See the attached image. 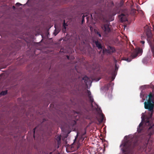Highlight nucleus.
Returning <instances> with one entry per match:
<instances>
[{"instance_id": "obj_11", "label": "nucleus", "mask_w": 154, "mask_h": 154, "mask_svg": "<svg viewBox=\"0 0 154 154\" xmlns=\"http://www.w3.org/2000/svg\"><path fill=\"white\" fill-rule=\"evenodd\" d=\"M100 118L98 119L99 122H102L104 116L103 114H101L100 115Z\"/></svg>"}, {"instance_id": "obj_4", "label": "nucleus", "mask_w": 154, "mask_h": 154, "mask_svg": "<svg viewBox=\"0 0 154 154\" xmlns=\"http://www.w3.org/2000/svg\"><path fill=\"white\" fill-rule=\"evenodd\" d=\"M101 27L106 33H108L110 31V26L108 23H105L102 24Z\"/></svg>"}, {"instance_id": "obj_17", "label": "nucleus", "mask_w": 154, "mask_h": 154, "mask_svg": "<svg viewBox=\"0 0 154 154\" xmlns=\"http://www.w3.org/2000/svg\"><path fill=\"white\" fill-rule=\"evenodd\" d=\"M85 16L84 15H83L82 16V23H83L84 22H85V19H84V17Z\"/></svg>"}, {"instance_id": "obj_10", "label": "nucleus", "mask_w": 154, "mask_h": 154, "mask_svg": "<svg viewBox=\"0 0 154 154\" xmlns=\"http://www.w3.org/2000/svg\"><path fill=\"white\" fill-rule=\"evenodd\" d=\"M108 50L109 52H114L115 51V49L114 48L109 46L108 48Z\"/></svg>"}, {"instance_id": "obj_22", "label": "nucleus", "mask_w": 154, "mask_h": 154, "mask_svg": "<svg viewBox=\"0 0 154 154\" xmlns=\"http://www.w3.org/2000/svg\"><path fill=\"white\" fill-rule=\"evenodd\" d=\"M124 146V145H123V144H122L121 145H120V147H122V146Z\"/></svg>"}, {"instance_id": "obj_29", "label": "nucleus", "mask_w": 154, "mask_h": 154, "mask_svg": "<svg viewBox=\"0 0 154 154\" xmlns=\"http://www.w3.org/2000/svg\"><path fill=\"white\" fill-rule=\"evenodd\" d=\"M153 29L154 30V27H153Z\"/></svg>"}, {"instance_id": "obj_18", "label": "nucleus", "mask_w": 154, "mask_h": 154, "mask_svg": "<svg viewBox=\"0 0 154 154\" xmlns=\"http://www.w3.org/2000/svg\"><path fill=\"white\" fill-rule=\"evenodd\" d=\"M16 6H18V7H19L21 5L20 3H17L16 4Z\"/></svg>"}, {"instance_id": "obj_16", "label": "nucleus", "mask_w": 154, "mask_h": 154, "mask_svg": "<svg viewBox=\"0 0 154 154\" xmlns=\"http://www.w3.org/2000/svg\"><path fill=\"white\" fill-rule=\"evenodd\" d=\"M96 33L98 36L99 37L101 36V35L100 32L97 31V32H96Z\"/></svg>"}, {"instance_id": "obj_23", "label": "nucleus", "mask_w": 154, "mask_h": 154, "mask_svg": "<svg viewBox=\"0 0 154 154\" xmlns=\"http://www.w3.org/2000/svg\"><path fill=\"white\" fill-rule=\"evenodd\" d=\"M141 119H142V121H143V116H142L141 117Z\"/></svg>"}, {"instance_id": "obj_15", "label": "nucleus", "mask_w": 154, "mask_h": 154, "mask_svg": "<svg viewBox=\"0 0 154 154\" xmlns=\"http://www.w3.org/2000/svg\"><path fill=\"white\" fill-rule=\"evenodd\" d=\"M7 93V91H2L0 94L1 95H5Z\"/></svg>"}, {"instance_id": "obj_3", "label": "nucleus", "mask_w": 154, "mask_h": 154, "mask_svg": "<svg viewBox=\"0 0 154 154\" xmlns=\"http://www.w3.org/2000/svg\"><path fill=\"white\" fill-rule=\"evenodd\" d=\"M129 13L127 9L124 10L123 13L119 16V17L120 21L121 22L126 21L127 20V16L128 15Z\"/></svg>"}, {"instance_id": "obj_2", "label": "nucleus", "mask_w": 154, "mask_h": 154, "mask_svg": "<svg viewBox=\"0 0 154 154\" xmlns=\"http://www.w3.org/2000/svg\"><path fill=\"white\" fill-rule=\"evenodd\" d=\"M143 50L141 49H139L137 50H135L132 53L129 57L124 58V60L127 61L128 62H130L131 60L136 57L139 54H142Z\"/></svg>"}, {"instance_id": "obj_24", "label": "nucleus", "mask_w": 154, "mask_h": 154, "mask_svg": "<svg viewBox=\"0 0 154 154\" xmlns=\"http://www.w3.org/2000/svg\"><path fill=\"white\" fill-rule=\"evenodd\" d=\"M13 9H15V6H13Z\"/></svg>"}, {"instance_id": "obj_8", "label": "nucleus", "mask_w": 154, "mask_h": 154, "mask_svg": "<svg viewBox=\"0 0 154 154\" xmlns=\"http://www.w3.org/2000/svg\"><path fill=\"white\" fill-rule=\"evenodd\" d=\"M96 47L98 48V49H102L103 48V46L101 45L100 42H98V40L95 41V42Z\"/></svg>"}, {"instance_id": "obj_13", "label": "nucleus", "mask_w": 154, "mask_h": 154, "mask_svg": "<svg viewBox=\"0 0 154 154\" xmlns=\"http://www.w3.org/2000/svg\"><path fill=\"white\" fill-rule=\"evenodd\" d=\"M63 26L64 27V29H63L62 30L63 32H64V31H65L66 29V26H67V24L66 23H65L64 20V23Z\"/></svg>"}, {"instance_id": "obj_14", "label": "nucleus", "mask_w": 154, "mask_h": 154, "mask_svg": "<svg viewBox=\"0 0 154 154\" xmlns=\"http://www.w3.org/2000/svg\"><path fill=\"white\" fill-rule=\"evenodd\" d=\"M67 58L68 60H73L74 59V57L72 56H67Z\"/></svg>"}, {"instance_id": "obj_19", "label": "nucleus", "mask_w": 154, "mask_h": 154, "mask_svg": "<svg viewBox=\"0 0 154 154\" xmlns=\"http://www.w3.org/2000/svg\"><path fill=\"white\" fill-rule=\"evenodd\" d=\"M146 39V37L144 36H142L141 37V39L142 40H143L144 39Z\"/></svg>"}, {"instance_id": "obj_6", "label": "nucleus", "mask_w": 154, "mask_h": 154, "mask_svg": "<svg viewBox=\"0 0 154 154\" xmlns=\"http://www.w3.org/2000/svg\"><path fill=\"white\" fill-rule=\"evenodd\" d=\"M147 36V40L149 43H151L152 41L153 35L150 31H147L146 33Z\"/></svg>"}, {"instance_id": "obj_21", "label": "nucleus", "mask_w": 154, "mask_h": 154, "mask_svg": "<svg viewBox=\"0 0 154 154\" xmlns=\"http://www.w3.org/2000/svg\"><path fill=\"white\" fill-rule=\"evenodd\" d=\"M142 123H140V124H139V128H140V127L141 126H142Z\"/></svg>"}, {"instance_id": "obj_20", "label": "nucleus", "mask_w": 154, "mask_h": 154, "mask_svg": "<svg viewBox=\"0 0 154 154\" xmlns=\"http://www.w3.org/2000/svg\"><path fill=\"white\" fill-rule=\"evenodd\" d=\"M141 43L143 44H144L145 43V41H140Z\"/></svg>"}, {"instance_id": "obj_1", "label": "nucleus", "mask_w": 154, "mask_h": 154, "mask_svg": "<svg viewBox=\"0 0 154 154\" xmlns=\"http://www.w3.org/2000/svg\"><path fill=\"white\" fill-rule=\"evenodd\" d=\"M147 102H145L144 103L145 109H147L151 112V115L153 113L154 107V98L153 95L150 93L146 96Z\"/></svg>"}, {"instance_id": "obj_28", "label": "nucleus", "mask_w": 154, "mask_h": 154, "mask_svg": "<svg viewBox=\"0 0 154 154\" xmlns=\"http://www.w3.org/2000/svg\"><path fill=\"white\" fill-rule=\"evenodd\" d=\"M54 27H55V28H56V26L55 25H54Z\"/></svg>"}, {"instance_id": "obj_12", "label": "nucleus", "mask_w": 154, "mask_h": 154, "mask_svg": "<svg viewBox=\"0 0 154 154\" xmlns=\"http://www.w3.org/2000/svg\"><path fill=\"white\" fill-rule=\"evenodd\" d=\"M136 12L135 9H132L130 11V14L132 15H134Z\"/></svg>"}, {"instance_id": "obj_9", "label": "nucleus", "mask_w": 154, "mask_h": 154, "mask_svg": "<svg viewBox=\"0 0 154 154\" xmlns=\"http://www.w3.org/2000/svg\"><path fill=\"white\" fill-rule=\"evenodd\" d=\"M87 94L88 95V97L90 99V101L91 102H93L94 101V99L92 98V97L91 96V92L90 91H87Z\"/></svg>"}, {"instance_id": "obj_27", "label": "nucleus", "mask_w": 154, "mask_h": 154, "mask_svg": "<svg viewBox=\"0 0 154 154\" xmlns=\"http://www.w3.org/2000/svg\"><path fill=\"white\" fill-rule=\"evenodd\" d=\"M115 67H116V68L117 67V66H116H116H115Z\"/></svg>"}, {"instance_id": "obj_25", "label": "nucleus", "mask_w": 154, "mask_h": 154, "mask_svg": "<svg viewBox=\"0 0 154 154\" xmlns=\"http://www.w3.org/2000/svg\"><path fill=\"white\" fill-rule=\"evenodd\" d=\"M59 32V31H58V32H57V33H56V34L55 35H57V34Z\"/></svg>"}, {"instance_id": "obj_5", "label": "nucleus", "mask_w": 154, "mask_h": 154, "mask_svg": "<svg viewBox=\"0 0 154 154\" xmlns=\"http://www.w3.org/2000/svg\"><path fill=\"white\" fill-rule=\"evenodd\" d=\"M83 80L84 81V82L86 83L87 87H88V85L90 87L91 86L92 82L90 80L89 78L86 76H85L83 78Z\"/></svg>"}, {"instance_id": "obj_26", "label": "nucleus", "mask_w": 154, "mask_h": 154, "mask_svg": "<svg viewBox=\"0 0 154 154\" xmlns=\"http://www.w3.org/2000/svg\"><path fill=\"white\" fill-rule=\"evenodd\" d=\"M137 131H138V132H139V129H138H138H137Z\"/></svg>"}, {"instance_id": "obj_7", "label": "nucleus", "mask_w": 154, "mask_h": 154, "mask_svg": "<svg viewBox=\"0 0 154 154\" xmlns=\"http://www.w3.org/2000/svg\"><path fill=\"white\" fill-rule=\"evenodd\" d=\"M146 121V122H145L146 124V125L149 126V129H150L154 125L152 122L149 119H147Z\"/></svg>"}]
</instances>
